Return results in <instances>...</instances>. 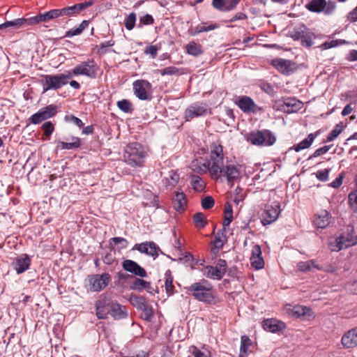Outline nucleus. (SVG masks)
I'll return each instance as SVG.
<instances>
[{
	"instance_id": "f257e3e1",
	"label": "nucleus",
	"mask_w": 357,
	"mask_h": 357,
	"mask_svg": "<svg viewBox=\"0 0 357 357\" xmlns=\"http://www.w3.org/2000/svg\"><path fill=\"white\" fill-rule=\"evenodd\" d=\"M146 157L143 146L138 142L128 144L124 149L125 162L132 167L142 166Z\"/></svg>"
},
{
	"instance_id": "f03ea898",
	"label": "nucleus",
	"mask_w": 357,
	"mask_h": 357,
	"mask_svg": "<svg viewBox=\"0 0 357 357\" xmlns=\"http://www.w3.org/2000/svg\"><path fill=\"white\" fill-rule=\"evenodd\" d=\"M186 289L199 301L210 303L215 298L212 291L213 286L206 280L203 279L199 282H195Z\"/></svg>"
},
{
	"instance_id": "7ed1b4c3",
	"label": "nucleus",
	"mask_w": 357,
	"mask_h": 357,
	"mask_svg": "<svg viewBox=\"0 0 357 357\" xmlns=\"http://www.w3.org/2000/svg\"><path fill=\"white\" fill-rule=\"evenodd\" d=\"M71 79L70 73L58 75H43L41 76L40 84L43 87V93L50 90H58L68 83Z\"/></svg>"
},
{
	"instance_id": "20e7f679",
	"label": "nucleus",
	"mask_w": 357,
	"mask_h": 357,
	"mask_svg": "<svg viewBox=\"0 0 357 357\" xmlns=\"http://www.w3.org/2000/svg\"><path fill=\"white\" fill-rule=\"evenodd\" d=\"M245 139L248 142L258 146H270L276 141L273 133L266 129L252 131L247 134Z\"/></svg>"
},
{
	"instance_id": "39448f33",
	"label": "nucleus",
	"mask_w": 357,
	"mask_h": 357,
	"mask_svg": "<svg viewBox=\"0 0 357 357\" xmlns=\"http://www.w3.org/2000/svg\"><path fill=\"white\" fill-rule=\"evenodd\" d=\"M357 244V234L354 235L353 227H348L347 231L335 238L330 243V248L332 251L338 252L349 247Z\"/></svg>"
},
{
	"instance_id": "423d86ee",
	"label": "nucleus",
	"mask_w": 357,
	"mask_h": 357,
	"mask_svg": "<svg viewBox=\"0 0 357 357\" xmlns=\"http://www.w3.org/2000/svg\"><path fill=\"white\" fill-rule=\"evenodd\" d=\"M98 67L93 59H88L77 65L71 71H66L73 76L84 75L90 79L97 77Z\"/></svg>"
},
{
	"instance_id": "0eeeda50",
	"label": "nucleus",
	"mask_w": 357,
	"mask_h": 357,
	"mask_svg": "<svg viewBox=\"0 0 357 357\" xmlns=\"http://www.w3.org/2000/svg\"><path fill=\"white\" fill-rule=\"evenodd\" d=\"M134 94L141 100L152 99V85L146 79H137L132 84Z\"/></svg>"
},
{
	"instance_id": "6e6552de",
	"label": "nucleus",
	"mask_w": 357,
	"mask_h": 357,
	"mask_svg": "<svg viewBox=\"0 0 357 357\" xmlns=\"http://www.w3.org/2000/svg\"><path fill=\"white\" fill-rule=\"evenodd\" d=\"M281 212L280 204L278 202H274L271 204H266L261 213V222L264 226L271 225L278 218Z\"/></svg>"
},
{
	"instance_id": "1a4fd4ad",
	"label": "nucleus",
	"mask_w": 357,
	"mask_h": 357,
	"mask_svg": "<svg viewBox=\"0 0 357 357\" xmlns=\"http://www.w3.org/2000/svg\"><path fill=\"white\" fill-rule=\"evenodd\" d=\"M57 113V106L49 105L41 108L38 112L31 115L29 121L31 123L36 125L48 119L54 117Z\"/></svg>"
},
{
	"instance_id": "9d476101",
	"label": "nucleus",
	"mask_w": 357,
	"mask_h": 357,
	"mask_svg": "<svg viewBox=\"0 0 357 357\" xmlns=\"http://www.w3.org/2000/svg\"><path fill=\"white\" fill-rule=\"evenodd\" d=\"M303 106V103L295 98H285L277 102L278 110L285 113H294L299 111Z\"/></svg>"
},
{
	"instance_id": "9b49d317",
	"label": "nucleus",
	"mask_w": 357,
	"mask_h": 357,
	"mask_svg": "<svg viewBox=\"0 0 357 357\" xmlns=\"http://www.w3.org/2000/svg\"><path fill=\"white\" fill-rule=\"evenodd\" d=\"M208 113L206 105L203 102H195L185 111V121H189L194 118L205 116Z\"/></svg>"
},
{
	"instance_id": "f8f14e48",
	"label": "nucleus",
	"mask_w": 357,
	"mask_h": 357,
	"mask_svg": "<svg viewBox=\"0 0 357 357\" xmlns=\"http://www.w3.org/2000/svg\"><path fill=\"white\" fill-rule=\"evenodd\" d=\"M93 2L92 1H85L80 3H76L73 6H66L60 8L61 17H67L76 16L80 13L83 10L92 6Z\"/></svg>"
},
{
	"instance_id": "ddd939ff",
	"label": "nucleus",
	"mask_w": 357,
	"mask_h": 357,
	"mask_svg": "<svg viewBox=\"0 0 357 357\" xmlns=\"http://www.w3.org/2000/svg\"><path fill=\"white\" fill-rule=\"evenodd\" d=\"M293 38L301 40V45L303 47H310L312 45V32L304 25L296 29Z\"/></svg>"
},
{
	"instance_id": "4468645a",
	"label": "nucleus",
	"mask_w": 357,
	"mask_h": 357,
	"mask_svg": "<svg viewBox=\"0 0 357 357\" xmlns=\"http://www.w3.org/2000/svg\"><path fill=\"white\" fill-rule=\"evenodd\" d=\"M109 280L108 273L94 275L89 279L90 289L93 291H100L107 285Z\"/></svg>"
},
{
	"instance_id": "2eb2a0df",
	"label": "nucleus",
	"mask_w": 357,
	"mask_h": 357,
	"mask_svg": "<svg viewBox=\"0 0 357 357\" xmlns=\"http://www.w3.org/2000/svg\"><path fill=\"white\" fill-rule=\"evenodd\" d=\"M336 8L335 2L333 0H314V13H324L331 15Z\"/></svg>"
},
{
	"instance_id": "dca6fc26",
	"label": "nucleus",
	"mask_w": 357,
	"mask_h": 357,
	"mask_svg": "<svg viewBox=\"0 0 357 357\" xmlns=\"http://www.w3.org/2000/svg\"><path fill=\"white\" fill-rule=\"evenodd\" d=\"M123 268L134 275L141 278H146L147 276L146 271L144 268L140 266L137 262L131 259H126L122 263Z\"/></svg>"
},
{
	"instance_id": "f3484780",
	"label": "nucleus",
	"mask_w": 357,
	"mask_h": 357,
	"mask_svg": "<svg viewBox=\"0 0 357 357\" xmlns=\"http://www.w3.org/2000/svg\"><path fill=\"white\" fill-rule=\"evenodd\" d=\"M331 215L327 210H320L314 215V226L318 229H324L331 222Z\"/></svg>"
},
{
	"instance_id": "a211bd4d",
	"label": "nucleus",
	"mask_w": 357,
	"mask_h": 357,
	"mask_svg": "<svg viewBox=\"0 0 357 357\" xmlns=\"http://www.w3.org/2000/svg\"><path fill=\"white\" fill-rule=\"evenodd\" d=\"M31 265V259L26 254H22L15 258L13 266L17 274H21L28 270Z\"/></svg>"
},
{
	"instance_id": "6ab92c4d",
	"label": "nucleus",
	"mask_w": 357,
	"mask_h": 357,
	"mask_svg": "<svg viewBox=\"0 0 357 357\" xmlns=\"http://www.w3.org/2000/svg\"><path fill=\"white\" fill-rule=\"evenodd\" d=\"M341 342L346 349L357 347V328H352L343 335Z\"/></svg>"
},
{
	"instance_id": "aec40b11",
	"label": "nucleus",
	"mask_w": 357,
	"mask_h": 357,
	"mask_svg": "<svg viewBox=\"0 0 357 357\" xmlns=\"http://www.w3.org/2000/svg\"><path fill=\"white\" fill-rule=\"evenodd\" d=\"M271 64L284 75H289L293 71L294 63L290 60L275 59L272 61Z\"/></svg>"
},
{
	"instance_id": "412c9836",
	"label": "nucleus",
	"mask_w": 357,
	"mask_h": 357,
	"mask_svg": "<svg viewBox=\"0 0 357 357\" xmlns=\"http://www.w3.org/2000/svg\"><path fill=\"white\" fill-rule=\"evenodd\" d=\"M66 141L68 142H63V141H59L57 142L56 145V149L59 150H76L80 148L81 146V139L75 137L71 136L70 138H66Z\"/></svg>"
},
{
	"instance_id": "4be33fe9",
	"label": "nucleus",
	"mask_w": 357,
	"mask_h": 357,
	"mask_svg": "<svg viewBox=\"0 0 357 357\" xmlns=\"http://www.w3.org/2000/svg\"><path fill=\"white\" fill-rule=\"evenodd\" d=\"M109 307L110 310V314L114 319H126L128 315L126 307L120 305L116 302H109Z\"/></svg>"
},
{
	"instance_id": "5701e85b",
	"label": "nucleus",
	"mask_w": 357,
	"mask_h": 357,
	"mask_svg": "<svg viewBox=\"0 0 357 357\" xmlns=\"http://www.w3.org/2000/svg\"><path fill=\"white\" fill-rule=\"evenodd\" d=\"M263 328L268 332L277 333L285 328L286 325L284 322L275 319H267L262 322Z\"/></svg>"
},
{
	"instance_id": "b1692460",
	"label": "nucleus",
	"mask_w": 357,
	"mask_h": 357,
	"mask_svg": "<svg viewBox=\"0 0 357 357\" xmlns=\"http://www.w3.org/2000/svg\"><path fill=\"white\" fill-rule=\"evenodd\" d=\"M240 0H213V6L220 11H229L234 10Z\"/></svg>"
},
{
	"instance_id": "393cba45",
	"label": "nucleus",
	"mask_w": 357,
	"mask_h": 357,
	"mask_svg": "<svg viewBox=\"0 0 357 357\" xmlns=\"http://www.w3.org/2000/svg\"><path fill=\"white\" fill-rule=\"evenodd\" d=\"M238 107L245 113H250L255 112L257 107L254 100L248 96H240L238 100L236 102Z\"/></svg>"
},
{
	"instance_id": "a878e982",
	"label": "nucleus",
	"mask_w": 357,
	"mask_h": 357,
	"mask_svg": "<svg viewBox=\"0 0 357 357\" xmlns=\"http://www.w3.org/2000/svg\"><path fill=\"white\" fill-rule=\"evenodd\" d=\"M174 208L178 212L185 211L187 205L186 195L183 192H176L172 200Z\"/></svg>"
},
{
	"instance_id": "bb28decb",
	"label": "nucleus",
	"mask_w": 357,
	"mask_h": 357,
	"mask_svg": "<svg viewBox=\"0 0 357 357\" xmlns=\"http://www.w3.org/2000/svg\"><path fill=\"white\" fill-rule=\"evenodd\" d=\"M212 163L210 166L208 163V170L212 176H215L217 178L221 176V174L225 172L223 168V160L222 158H216L211 160Z\"/></svg>"
},
{
	"instance_id": "cd10ccee",
	"label": "nucleus",
	"mask_w": 357,
	"mask_h": 357,
	"mask_svg": "<svg viewBox=\"0 0 357 357\" xmlns=\"http://www.w3.org/2000/svg\"><path fill=\"white\" fill-rule=\"evenodd\" d=\"M96 316L100 319H104L107 317V314H110L109 303L105 301H98L96 303Z\"/></svg>"
},
{
	"instance_id": "c85d7f7f",
	"label": "nucleus",
	"mask_w": 357,
	"mask_h": 357,
	"mask_svg": "<svg viewBox=\"0 0 357 357\" xmlns=\"http://www.w3.org/2000/svg\"><path fill=\"white\" fill-rule=\"evenodd\" d=\"M26 26V20L24 17L17 18L12 21H6L0 24V30H4L8 28L17 29Z\"/></svg>"
},
{
	"instance_id": "c756f323",
	"label": "nucleus",
	"mask_w": 357,
	"mask_h": 357,
	"mask_svg": "<svg viewBox=\"0 0 357 357\" xmlns=\"http://www.w3.org/2000/svg\"><path fill=\"white\" fill-rule=\"evenodd\" d=\"M205 275L207 278L220 280L224 276V271H222L218 266H207Z\"/></svg>"
},
{
	"instance_id": "7c9ffc66",
	"label": "nucleus",
	"mask_w": 357,
	"mask_h": 357,
	"mask_svg": "<svg viewBox=\"0 0 357 357\" xmlns=\"http://www.w3.org/2000/svg\"><path fill=\"white\" fill-rule=\"evenodd\" d=\"M89 24V20H83L78 27L75 29H71L67 31L65 33V37L72 38L75 36L80 35L83 32V31L88 27Z\"/></svg>"
},
{
	"instance_id": "2f4dec72",
	"label": "nucleus",
	"mask_w": 357,
	"mask_h": 357,
	"mask_svg": "<svg viewBox=\"0 0 357 357\" xmlns=\"http://www.w3.org/2000/svg\"><path fill=\"white\" fill-rule=\"evenodd\" d=\"M186 52L194 56H199L203 54L202 47L195 42H190L185 47Z\"/></svg>"
},
{
	"instance_id": "473e14b6",
	"label": "nucleus",
	"mask_w": 357,
	"mask_h": 357,
	"mask_svg": "<svg viewBox=\"0 0 357 357\" xmlns=\"http://www.w3.org/2000/svg\"><path fill=\"white\" fill-rule=\"evenodd\" d=\"M224 173L229 183L238 178L240 175L239 170L234 165H227Z\"/></svg>"
},
{
	"instance_id": "72a5a7b5",
	"label": "nucleus",
	"mask_w": 357,
	"mask_h": 357,
	"mask_svg": "<svg viewBox=\"0 0 357 357\" xmlns=\"http://www.w3.org/2000/svg\"><path fill=\"white\" fill-rule=\"evenodd\" d=\"M130 303L138 310H141L147 304L146 299L142 296L131 294L129 298Z\"/></svg>"
},
{
	"instance_id": "f704fd0d",
	"label": "nucleus",
	"mask_w": 357,
	"mask_h": 357,
	"mask_svg": "<svg viewBox=\"0 0 357 357\" xmlns=\"http://www.w3.org/2000/svg\"><path fill=\"white\" fill-rule=\"evenodd\" d=\"M26 20V25H34L38 24L41 22H47V18L45 13H39L38 15L25 18Z\"/></svg>"
},
{
	"instance_id": "c9c22d12",
	"label": "nucleus",
	"mask_w": 357,
	"mask_h": 357,
	"mask_svg": "<svg viewBox=\"0 0 357 357\" xmlns=\"http://www.w3.org/2000/svg\"><path fill=\"white\" fill-rule=\"evenodd\" d=\"M310 312V308L307 307L303 305H296L294 306L291 310L290 313L292 316L299 318L301 317H305L307 314H309Z\"/></svg>"
},
{
	"instance_id": "e433bc0d",
	"label": "nucleus",
	"mask_w": 357,
	"mask_h": 357,
	"mask_svg": "<svg viewBox=\"0 0 357 357\" xmlns=\"http://www.w3.org/2000/svg\"><path fill=\"white\" fill-rule=\"evenodd\" d=\"M222 158L223 160V150L220 144L213 143L211 145V159Z\"/></svg>"
},
{
	"instance_id": "4c0bfd02",
	"label": "nucleus",
	"mask_w": 357,
	"mask_h": 357,
	"mask_svg": "<svg viewBox=\"0 0 357 357\" xmlns=\"http://www.w3.org/2000/svg\"><path fill=\"white\" fill-rule=\"evenodd\" d=\"M193 222L196 227L202 229L205 227V226L207 224V220L206 219V217L203 213L199 212L196 213L193 215Z\"/></svg>"
},
{
	"instance_id": "58836bf2",
	"label": "nucleus",
	"mask_w": 357,
	"mask_h": 357,
	"mask_svg": "<svg viewBox=\"0 0 357 357\" xmlns=\"http://www.w3.org/2000/svg\"><path fill=\"white\" fill-rule=\"evenodd\" d=\"M191 185L193 189L198 192L202 191L205 188L204 182L198 175L194 174L191 176Z\"/></svg>"
},
{
	"instance_id": "ea45409f",
	"label": "nucleus",
	"mask_w": 357,
	"mask_h": 357,
	"mask_svg": "<svg viewBox=\"0 0 357 357\" xmlns=\"http://www.w3.org/2000/svg\"><path fill=\"white\" fill-rule=\"evenodd\" d=\"M225 231L220 230L217 232L215 238L213 240V246L215 248L220 250L224 245V241H226Z\"/></svg>"
},
{
	"instance_id": "a19ab883",
	"label": "nucleus",
	"mask_w": 357,
	"mask_h": 357,
	"mask_svg": "<svg viewBox=\"0 0 357 357\" xmlns=\"http://www.w3.org/2000/svg\"><path fill=\"white\" fill-rule=\"evenodd\" d=\"M349 44V42L345 40H334L331 41H326L323 44H321L319 47L321 50H328L332 47H335L339 45Z\"/></svg>"
},
{
	"instance_id": "79ce46f5",
	"label": "nucleus",
	"mask_w": 357,
	"mask_h": 357,
	"mask_svg": "<svg viewBox=\"0 0 357 357\" xmlns=\"http://www.w3.org/2000/svg\"><path fill=\"white\" fill-rule=\"evenodd\" d=\"M149 286V282L140 278H136L130 284V289L137 291H142L145 287Z\"/></svg>"
},
{
	"instance_id": "37998d69",
	"label": "nucleus",
	"mask_w": 357,
	"mask_h": 357,
	"mask_svg": "<svg viewBox=\"0 0 357 357\" xmlns=\"http://www.w3.org/2000/svg\"><path fill=\"white\" fill-rule=\"evenodd\" d=\"M165 289L167 294H172L174 293L173 277L171 271L167 270L165 272Z\"/></svg>"
},
{
	"instance_id": "c03bdc74",
	"label": "nucleus",
	"mask_w": 357,
	"mask_h": 357,
	"mask_svg": "<svg viewBox=\"0 0 357 357\" xmlns=\"http://www.w3.org/2000/svg\"><path fill=\"white\" fill-rule=\"evenodd\" d=\"M137 20V15L135 13H130L124 20V25L126 29L130 31L135 26Z\"/></svg>"
},
{
	"instance_id": "a18cd8bd",
	"label": "nucleus",
	"mask_w": 357,
	"mask_h": 357,
	"mask_svg": "<svg viewBox=\"0 0 357 357\" xmlns=\"http://www.w3.org/2000/svg\"><path fill=\"white\" fill-rule=\"evenodd\" d=\"M312 143V133H310L307 135V138L301 141L296 146H295V151H300L301 150L307 149L310 147L311 144Z\"/></svg>"
},
{
	"instance_id": "49530a36",
	"label": "nucleus",
	"mask_w": 357,
	"mask_h": 357,
	"mask_svg": "<svg viewBox=\"0 0 357 357\" xmlns=\"http://www.w3.org/2000/svg\"><path fill=\"white\" fill-rule=\"evenodd\" d=\"M140 310L142 312V313L141 314V317L144 320L148 321L151 320V319L153 316V311L151 306H150L147 303Z\"/></svg>"
},
{
	"instance_id": "de8ad7c7",
	"label": "nucleus",
	"mask_w": 357,
	"mask_h": 357,
	"mask_svg": "<svg viewBox=\"0 0 357 357\" xmlns=\"http://www.w3.org/2000/svg\"><path fill=\"white\" fill-rule=\"evenodd\" d=\"M162 76L165 75H178L181 73V70L175 66H168L158 70Z\"/></svg>"
},
{
	"instance_id": "09e8293b",
	"label": "nucleus",
	"mask_w": 357,
	"mask_h": 357,
	"mask_svg": "<svg viewBox=\"0 0 357 357\" xmlns=\"http://www.w3.org/2000/svg\"><path fill=\"white\" fill-rule=\"evenodd\" d=\"M117 107L125 113H131L132 111L131 102L126 99L118 101Z\"/></svg>"
},
{
	"instance_id": "8fccbe9b",
	"label": "nucleus",
	"mask_w": 357,
	"mask_h": 357,
	"mask_svg": "<svg viewBox=\"0 0 357 357\" xmlns=\"http://www.w3.org/2000/svg\"><path fill=\"white\" fill-rule=\"evenodd\" d=\"M343 130V126L342 123L337 124L334 129L328 135L326 140L331 142L334 140Z\"/></svg>"
},
{
	"instance_id": "3c124183",
	"label": "nucleus",
	"mask_w": 357,
	"mask_h": 357,
	"mask_svg": "<svg viewBox=\"0 0 357 357\" xmlns=\"http://www.w3.org/2000/svg\"><path fill=\"white\" fill-rule=\"evenodd\" d=\"M154 23V19L152 15L146 14L144 16L139 17V22L137 24L138 28H142L144 25H151Z\"/></svg>"
},
{
	"instance_id": "603ef678",
	"label": "nucleus",
	"mask_w": 357,
	"mask_h": 357,
	"mask_svg": "<svg viewBox=\"0 0 357 357\" xmlns=\"http://www.w3.org/2000/svg\"><path fill=\"white\" fill-rule=\"evenodd\" d=\"M114 243L115 245L120 244V248L124 249L128 247V241L123 237H113L109 239V244Z\"/></svg>"
},
{
	"instance_id": "864d4df0",
	"label": "nucleus",
	"mask_w": 357,
	"mask_h": 357,
	"mask_svg": "<svg viewBox=\"0 0 357 357\" xmlns=\"http://www.w3.org/2000/svg\"><path fill=\"white\" fill-rule=\"evenodd\" d=\"M215 202L211 196H206L202 199L201 205L202 207L205 210L211 209L213 207Z\"/></svg>"
},
{
	"instance_id": "5fc2aeb1",
	"label": "nucleus",
	"mask_w": 357,
	"mask_h": 357,
	"mask_svg": "<svg viewBox=\"0 0 357 357\" xmlns=\"http://www.w3.org/2000/svg\"><path fill=\"white\" fill-rule=\"evenodd\" d=\"M42 129L44 131V134L47 138H50V135L53 133L54 130V124L50 121L45 122L42 125Z\"/></svg>"
},
{
	"instance_id": "6e6d98bb",
	"label": "nucleus",
	"mask_w": 357,
	"mask_h": 357,
	"mask_svg": "<svg viewBox=\"0 0 357 357\" xmlns=\"http://www.w3.org/2000/svg\"><path fill=\"white\" fill-rule=\"evenodd\" d=\"M65 120L67 122L72 123L75 124L79 128H81L84 126V123H83L82 121L74 115H66L65 116Z\"/></svg>"
},
{
	"instance_id": "4d7b16f0",
	"label": "nucleus",
	"mask_w": 357,
	"mask_h": 357,
	"mask_svg": "<svg viewBox=\"0 0 357 357\" xmlns=\"http://www.w3.org/2000/svg\"><path fill=\"white\" fill-rule=\"evenodd\" d=\"M331 169H324L316 172V177L321 181H327Z\"/></svg>"
},
{
	"instance_id": "13d9d810",
	"label": "nucleus",
	"mask_w": 357,
	"mask_h": 357,
	"mask_svg": "<svg viewBox=\"0 0 357 357\" xmlns=\"http://www.w3.org/2000/svg\"><path fill=\"white\" fill-rule=\"evenodd\" d=\"M160 248L153 241H150V247L148 249V253L146 255L152 256L153 259H155L158 256V251Z\"/></svg>"
},
{
	"instance_id": "bf43d9fd",
	"label": "nucleus",
	"mask_w": 357,
	"mask_h": 357,
	"mask_svg": "<svg viewBox=\"0 0 357 357\" xmlns=\"http://www.w3.org/2000/svg\"><path fill=\"white\" fill-rule=\"evenodd\" d=\"M48 22L50 20L61 17L60 8L52 9L45 12Z\"/></svg>"
},
{
	"instance_id": "052dcab7",
	"label": "nucleus",
	"mask_w": 357,
	"mask_h": 357,
	"mask_svg": "<svg viewBox=\"0 0 357 357\" xmlns=\"http://www.w3.org/2000/svg\"><path fill=\"white\" fill-rule=\"evenodd\" d=\"M344 178V173H340L338 176L331 183L328 184L329 187L333 188H338L342 184L343 179Z\"/></svg>"
},
{
	"instance_id": "680f3d73",
	"label": "nucleus",
	"mask_w": 357,
	"mask_h": 357,
	"mask_svg": "<svg viewBox=\"0 0 357 357\" xmlns=\"http://www.w3.org/2000/svg\"><path fill=\"white\" fill-rule=\"evenodd\" d=\"M149 247H150V241L142 243H139V244H135L133 248V250H137L142 253L146 254V253H148V249H149Z\"/></svg>"
},
{
	"instance_id": "e2e57ef3",
	"label": "nucleus",
	"mask_w": 357,
	"mask_h": 357,
	"mask_svg": "<svg viewBox=\"0 0 357 357\" xmlns=\"http://www.w3.org/2000/svg\"><path fill=\"white\" fill-rule=\"evenodd\" d=\"M261 89L263 91L268 93L270 96H274L275 90L273 86L268 82H263L261 84Z\"/></svg>"
},
{
	"instance_id": "0e129e2a",
	"label": "nucleus",
	"mask_w": 357,
	"mask_h": 357,
	"mask_svg": "<svg viewBox=\"0 0 357 357\" xmlns=\"http://www.w3.org/2000/svg\"><path fill=\"white\" fill-rule=\"evenodd\" d=\"M251 344V340L248 336H242L241 337V351L246 353L250 345Z\"/></svg>"
},
{
	"instance_id": "69168bd1",
	"label": "nucleus",
	"mask_w": 357,
	"mask_h": 357,
	"mask_svg": "<svg viewBox=\"0 0 357 357\" xmlns=\"http://www.w3.org/2000/svg\"><path fill=\"white\" fill-rule=\"evenodd\" d=\"M250 259L252 266L255 267L256 269L259 270L264 267V261L261 257H255L254 259Z\"/></svg>"
},
{
	"instance_id": "338daca9",
	"label": "nucleus",
	"mask_w": 357,
	"mask_h": 357,
	"mask_svg": "<svg viewBox=\"0 0 357 357\" xmlns=\"http://www.w3.org/2000/svg\"><path fill=\"white\" fill-rule=\"evenodd\" d=\"M224 218L233 220V209L232 206L229 203H226L224 208Z\"/></svg>"
},
{
	"instance_id": "774afa93",
	"label": "nucleus",
	"mask_w": 357,
	"mask_h": 357,
	"mask_svg": "<svg viewBox=\"0 0 357 357\" xmlns=\"http://www.w3.org/2000/svg\"><path fill=\"white\" fill-rule=\"evenodd\" d=\"M158 47L155 45H150L145 48L144 53L149 54L152 59H154L158 54Z\"/></svg>"
}]
</instances>
